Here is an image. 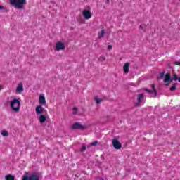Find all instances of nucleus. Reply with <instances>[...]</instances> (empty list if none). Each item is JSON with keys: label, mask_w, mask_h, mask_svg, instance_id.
Returning a JSON list of instances; mask_svg holds the SVG:
<instances>
[{"label": "nucleus", "mask_w": 180, "mask_h": 180, "mask_svg": "<svg viewBox=\"0 0 180 180\" xmlns=\"http://www.w3.org/2000/svg\"><path fill=\"white\" fill-rule=\"evenodd\" d=\"M9 2L16 9H25V6L27 4L26 0H9Z\"/></svg>", "instance_id": "nucleus-1"}, {"label": "nucleus", "mask_w": 180, "mask_h": 180, "mask_svg": "<svg viewBox=\"0 0 180 180\" xmlns=\"http://www.w3.org/2000/svg\"><path fill=\"white\" fill-rule=\"evenodd\" d=\"M10 106L13 112L20 110V98H14L10 103Z\"/></svg>", "instance_id": "nucleus-2"}, {"label": "nucleus", "mask_w": 180, "mask_h": 180, "mask_svg": "<svg viewBox=\"0 0 180 180\" xmlns=\"http://www.w3.org/2000/svg\"><path fill=\"white\" fill-rule=\"evenodd\" d=\"M40 176H39V174L37 173H32L29 175H25L22 176V180H39Z\"/></svg>", "instance_id": "nucleus-3"}, {"label": "nucleus", "mask_w": 180, "mask_h": 180, "mask_svg": "<svg viewBox=\"0 0 180 180\" xmlns=\"http://www.w3.org/2000/svg\"><path fill=\"white\" fill-rule=\"evenodd\" d=\"M55 50L56 51H62L63 50H65V44L63 41H58L55 44Z\"/></svg>", "instance_id": "nucleus-4"}, {"label": "nucleus", "mask_w": 180, "mask_h": 180, "mask_svg": "<svg viewBox=\"0 0 180 180\" xmlns=\"http://www.w3.org/2000/svg\"><path fill=\"white\" fill-rule=\"evenodd\" d=\"M82 15L84 18L86 20H89V19L92 18V13L91 12V10H88V9L83 10Z\"/></svg>", "instance_id": "nucleus-5"}, {"label": "nucleus", "mask_w": 180, "mask_h": 180, "mask_svg": "<svg viewBox=\"0 0 180 180\" xmlns=\"http://www.w3.org/2000/svg\"><path fill=\"white\" fill-rule=\"evenodd\" d=\"M72 129H79V130H85V129H86V125H82V124H81L78 122H76V123L72 124Z\"/></svg>", "instance_id": "nucleus-6"}, {"label": "nucleus", "mask_w": 180, "mask_h": 180, "mask_svg": "<svg viewBox=\"0 0 180 180\" xmlns=\"http://www.w3.org/2000/svg\"><path fill=\"white\" fill-rule=\"evenodd\" d=\"M165 83L166 86H168L169 84H171V82L172 81V79H171V74L170 73H167L165 76Z\"/></svg>", "instance_id": "nucleus-7"}, {"label": "nucleus", "mask_w": 180, "mask_h": 180, "mask_svg": "<svg viewBox=\"0 0 180 180\" xmlns=\"http://www.w3.org/2000/svg\"><path fill=\"white\" fill-rule=\"evenodd\" d=\"M43 112H44V108H43L41 105H37V107L35 108L36 115H40L43 113Z\"/></svg>", "instance_id": "nucleus-8"}, {"label": "nucleus", "mask_w": 180, "mask_h": 180, "mask_svg": "<svg viewBox=\"0 0 180 180\" xmlns=\"http://www.w3.org/2000/svg\"><path fill=\"white\" fill-rule=\"evenodd\" d=\"M39 105H41L42 106H46L47 105V103L46 102V97L44 96V94H41L39 96Z\"/></svg>", "instance_id": "nucleus-9"}, {"label": "nucleus", "mask_w": 180, "mask_h": 180, "mask_svg": "<svg viewBox=\"0 0 180 180\" xmlns=\"http://www.w3.org/2000/svg\"><path fill=\"white\" fill-rule=\"evenodd\" d=\"M112 145L116 150H120V148H122V144L117 139L112 140Z\"/></svg>", "instance_id": "nucleus-10"}, {"label": "nucleus", "mask_w": 180, "mask_h": 180, "mask_svg": "<svg viewBox=\"0 0 180 180\" xmlns=\"http://www.w3.org/2000/svg\"><path fill=\"white\" fill-rule=\"evenodd\" d=\"M146 91L148 92V94H150V96H157V90L155 89V87H154V84L152 85V90L146 89Z\"/></svg>", "instance_id": "nucleus-11"}, {"label": "nucleus", "mask_w": 180, "mask_h": 180, "mask_svg": "<svg viewBox=\"0 0 180 180\" xmlns=\"http://www.w3.org/2000/svg\"><path fill=\"white\" fill-rule=\"evenodd\" d=\"M25 91V88H23V84L19 83L17 86L15 94H22Z\"/></svg>", "instance_id": "nucleus-12"}, {"label": "nucleus", "mask_w": 180, "mask_h": 180, "mask_svg": "<svg viewBox=\"0 0 180 180\" xmlns=\"http://www.w3.org/2000/svg\"><path fill=\"white\" fill-rule=\"evenodd\" d=\"M129 68H130V63H127L124 65L123 66V71L124 72V74H129Z\"/></svg>", "instance_id": "nucleus-13"}, {"label": "nucleus", "mask_w": 180, "mask_h": 180, "mask_svg": "<svg viewBox=\"0 0 180 180\" xmlns=\"http://www.w3.org/2000/svg\"><path fill=\"white\" fill-rule=\"evenodd\" d=\"M47 120L46 115L41 114L39 115V122L40 123H44Z\"/></svg>", "instance_id": "nucleus-14"}, {"label": "nucleus", "mask_w": 180, "mask_h": 180, "mask_svg": "<svg viewBox=\"0 0 180 180\" xmlns=\"http://www.w3.org/2000/svg\"><path fill=\"white\" fill-rule=\"evenodd\" d=\"M144 97V94H141L138 95V98H137V101H138V103L140 104L141 103V99H143V98Z\"/></svg>", "instance_id": "nucleus-15"}, {"label": "nucleus", "mask_w": 180, "mask_h": 180, "mask_svg": "<svg viewBox=\"0 0 180 180\" xmlns=\"http://www.w3.org/2000/svg\"><path fill=\"white\" fill-rule=\"evenodd\" d=\"M1 136H3V137H8V136H9V133L6 130H3L1 131Z\"/></svg>", "instance_id": "nucleus-16"}, {"label": "nucleus", "mask_w": 180, "mask_h": 180, "mask_svg": "<svg viewBox=\"0 0 180 180\" xmlns=\"http://www.w3.org/2000/svg\"><path fill=\"white\" fill-rule=\"evenodd\" d=\"M6 180H15V176L12 175H6L5 176Z\"/></svg>", "instance_id": "nucleus-17"}, {"label": "nucleus", "mask_w": 180, "mask_h": 180, "mask_svg": "<svg viewBox=\"0 0 180 180\" xmlns=\"http://www.w3.org/2000/svg\"><path fill=\"white\" fill-rule=\"evenodd\" d=\"M105 36V30H102L100 32H98V37L99 39H102Z\"/></svg>", "instance_id": "nucleus-18"}, {"label": "nucleus", "mask_w": 180, "mask_h": 180, "mask_svg": "<svg viewBox=\"0 0 180 180\" xmlns=\"http://www.w3.org/2000/svg\"><path fill=\"white\" fill-rule=\"evenodd\" d=\"M175 89H176V84H173V86L170 88V91L172 92H174V91H175Z\"/></svg>", "instance_id": "nucleus-19"}, {"label": "nucleus", "mask_w": 180, "mask_h": 180, "mask_svg": "<svg viewBox=\"0 0 180 180\" xmlns=\"http://www.w3.org/2000/svg\"><path fill=\"white\" fill-rule=\"evenodd\" d=\"M105 60H106V58L103 56H101L100 58H99V61H101V63H103V61H105Z\"/></svg>", "instance_id": "nucleus-20"}, {"label": "nucleus", "mask_w": 180, "mask_h": 180, "mask_svg": "<svg viewBox=\"0 0 180 180\" xmlns=\"http://www.w3.org/2000/svg\"><path fill=\"white\" fill-rule=\"evenodd\" d=\"M177 79H178V76L174 74L172 78V81H177Z\"/></svg>", "instance_id": "nucleus-21"}, {"label": "nucleus", "mask_w": 180, "mask_h": 180, "mask_svg": "<svg viewBox=\"0 0 180 180\" xmlns=\"http://www.w3.org/2000/svg\"><path fill=\"white\" fill-rule=\"evenodd\" d=\"M95 101H96V103H100L102 102V99H101L98 97H95Z\"/></svg>", "instance_id": "nucleus-22"}, {"label": "nucleus", "mask_w": 180, "mask_h": 180, "mask_svg": "<svg viewBox=\"0 0 180 180\" xmlns=\"http://www.w3.org/2000/svg\"><path fill=\"white\" fill-rule=\"evenodd\" d=\"M78 22L80 25H84V23H85V21L84 20H78Z\"/></svg>", "instance_id": "nucleus-23"}, {"label": "nucleus", "mask_w": 180, "mask_h": 180, "mask_svg": "<svg viewBox=\"0 0 180 180\" xmlns=\"http://www.w3.org/2000/svg\"><path fill=\"white\" fill-rule=\"evenodd\" d=\"M86 150V146L83 145V146L81 148V151H85Z\"/></svg>", "instance_id": "nucleus-24"}, {"label": "nucleus", "mask_w": 180, "mask_h": 180, "mask_svg": "<svg viewBox=\"0 0 180 180\" xmlns=\"http://www.w3.org/2000/svg\"><path fill=\"white\" fill-rule=\"evenodd\" d=\"M96 144H98V141H94L93 143H91L90 146H96Z\"/></svg>", "instance_id": "nucleus-25"}, {"label": "nucleus", "mask_w": 180, "mask_h": 180, "mask_svg": "<svg viewBox=\"0 0 180 180\" xmlns=\"http://www.w3.org/2000/svg\"><path fill=\"white\" fill-rule=\"evenodd\" d=\"M146 25H144V24L141 25H140V29H142V30H143V29H146Z\"/></svg>", "instance_id": "nucleus-26"}, {"label": "nucleus", "mask_w": 180, "mask_h": 180, "mask_svg": "<svg viewBox=\"0 0 180 180\" xmlns=\"http://www.w3.org/2000/svg\"><path fill=\"white\" fill-rule=\"evenodd\" d=\"M77 108H73V115H76L77 114Z\"/></svg>", "instance_id": "nucleus-27"}, {"label": "nucleus", "mask_w": 180, "mask_h": 180, "mask_svg": "<svg viewBox=\"0 0 180 180\" xmlns=\"http://www.w3.org/2000/svg\"><path fill=\"white\" fill-rule=\"evenodd\" d=\"M0 9L4 10V9H6V8H5V6L0 5Z\"/></svg>", "instance_id": "nucleus-28"}, {"label": "nucleus", "mask_w": 180, "mask_h": 180, "mask_svg": "<svg viewBox=\"0 0 180 180\" xmlns=\"http://www.w3.org/2000/svg\"><path fill=\"white\" fill-rule=\"evenodd\" d=\"M111 49H112V45H108V50H111Z\"/></svg>", "instance_id": "nucleus-29"}, {"label": "nucleus", "mask_w": 180, "mask_h": 180, "mask_svg": "<svg viewBox=\"0 0 180 180\" xmlns=\"http://www.w3.org/2000/svg\"><path fill=\"white\" fill-rule=\"evenodd\" d=\"M174 64H175L176 65H180V63H179V62H176Z\"/></svg>", "instance_id": "nucleus-30"}, {"label": "nucleus", "mask_w": 180, "mask_h": 180, "mask_svg": "<svg viewBox=\"0 0 180 180\" xmlns=\"http://www.w3.org/2000/svg\"><path fill=\"white\" fill-rule=\"evenodd\" d=\"M162 77H164V73H160V78H162Z\"/></svg>", "instance_id": "nucleus-31"}, {"label": "nucleus", "mask_w": 180, "mask_h": 180, "mask_svg": "<svg viewBox=\"0 0 180 180\" xmlns=\"http://www.w3.org/2000/svg\"><path fill=\"white\" fill-rule=\"evenodd\" d=\"M177 79H178L179 82H180V77H179V78H178Z\"/></svg>", "instance_id": "nucleus-32"}, {"label": "nucleus", "mask_w": 180, "mask_h": 180, "mask_svg": "<svg viewBox=\"0 0 180 180\" xmlns=\"http://www.w3.org/2000/svg\"><path fill=\"white\" fill-rule=\"evenodd\" d=\"M99 180H104V179H102V178H100V179H99Z\"/></svg>", "instance_id": "nucleus-33"}, {"label": "nucleus", "mask_w": 180, "mask_h": 180, "mask_svg": "<svg viewBox=\"0 0 180 180\" xmlns=\"http://www.w3.org/2000/svg\"><path fill=\"white\" fill-rule=\"evenodd\" d=\"M0 89H2V86H0Z\"/></svg>", "instance_id": "nucleus-34"}]
</instances>
